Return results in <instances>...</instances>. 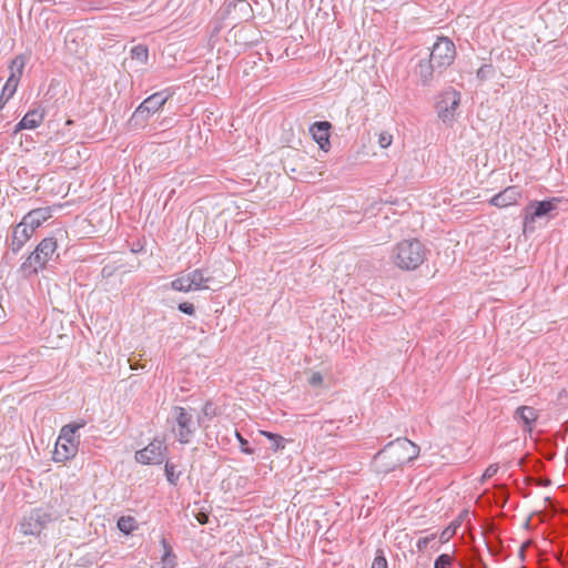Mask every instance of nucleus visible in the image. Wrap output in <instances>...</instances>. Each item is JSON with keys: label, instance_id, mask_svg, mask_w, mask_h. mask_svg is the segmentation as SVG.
I'll list each match as a JSON object with an SVG mask.
<instances>
[{"label": "nucleus", "instance_id": "nucleus-1", "mask_svg": "<svg viewBox=\"0 0 568 568\" xmlns=\"http://www.w3.org/2000/svg\"><path fill=\"white\" fill-rule=\"evenodd\" d=\"M419 447L407 438H397L388 443L374 457V466L378 473H389L402 465L414 460Z\"/></svg>", "mask_w": 568, "mask_h": 568}, {"label": "nucleus", "instance_id": "nucleus-2", "mask_svg": "<svg viewBox=\"0 0 568 568\" xmlns=\"http://www.w3.org/2000/svg\"><path fill=\"white\" fill-rule=\"evenodd\" d=\"M426 258V248L417 240L399 242L393 250L394 263L402 270H416Z\"/></svg>", "mask_w": 568, "mask_h": 568}, {"label": "nucleus", "instance_id": "nucleus-3", "mask_svg": "<svg viewBox=\"0 0 568 568\" xmlns=\"http://www.w3.org/2000/svg\"><path fill=\"white\" fill-rule=\"evenodd\" d=\"M85 426V422L71 423L64 425L59 434L53 452L55 462H64L75 456L79 446V436L77 430Z\"/></svg>", "mask_w": 568, "mask_h": 568}, {"label": "nucleus", "instance_id": "nucleus-4", "mask_svg": "<svg viewBox=\"0 0 568 568\" xmlns=\"http://www.w3.org/2000/svg\"><path fill=\"white\" fill-rule=\"evenodd\" d=\"M57 247V240L53 237L43 239L21 264V271L28 276L37 274L53 257Z\"/></svg>", "mask_w": 568, "mask_h": 568}, {"label": "nucleus", "instance_id": "nucleus-5", "mask_svg": "<svg viewBox=\"0 0 568 568\" xmlns=\"http://www.w3.org/2000/svg\"><path fill=\"white\" fill-rule=\"evenodd\" d=\"M173 417L175 426L173 432L175 433L176 439L181 444H187L201 426V417L194 416L192 409L175 406L173 407Z\"/></svg>", "mask_w": 568, "mask_h": 568}, {"label": "nucleus", "instance_id": "nucleus-6", "mask_svg": "<svg viewBox=\"0 0 568 568\" xmlns=\"http://www.w3.org/2000/svg\"><path fill=\"white\" fill-rule=\"evenodd\" d=\"M460 93L453 88H448L438 95L436 111L438 118L444 123H453L458 115L460 104Z\"/></svg>", "mask_w": 568, "mask_h": 568}, {"label": "nucleus", "instance_id": "nucleus-7", "mask_svg": "<svg viewBox=\"0 0 568 568\" xmlns=\"http://www.w3.org/2000/svg\"><path fill=\"white\" fill-rule=\"evenodd\" d=\"M428 57L436 64V68L444 71L456 58L455 43L447 37H439L433 44Z\"/></svg>", "mask_w": 568, "mask_h": 568}, {"label": "nucleus", "instance_id": "nucleus-8", "mask_svg": "<svg viewBox=\"0 0 568 568\" xmlns=\"http://www.w3.org/2000/svg\"><path fill=\"white\" fill-rule=\"evenodd\" d=\"M52 520L51 515L43 509H33L20 523V530L26 536H39Z\"/></svg>", "mask_w": 568, "mask_h": 568}, {"label": "nucleus", "instance_id": "nucleus-9", "mask_svg": "<svg viewBox=\"0 0 568 568\" xmlns=\"http://www.w3.org/2000/svg\"><path fill=\"white\" fill-rule=\"evenodd\" d=\"M559 199L554 197L547 201H535L531 202L525 210L524 227L527 230L536 219H540L549 215L554 210L557 209Z\"/></svg>", "mask_w": 568, "mask_h": 568}, {"label": "nucleus", "instance_id": "nucleus-10", "mask_svg": "<svg viewBox=\"0 0 568 568\" xmlns=\"http://www.w3.org/2000/svg\"><path fill=\"white\" fill-rule=\"evenodd\" d=\"M166 446L163 440L154 439L135 453V460L143 465H158L165 458Z\"/></svg>", "mask_w": 568, "mask_h": 568}, {"label": "nucleus", "instance_id": "nucleus-11", "mask_svg": "<svg viewBox=\"0 0 568 568\" xmlns=\"http://www.w3.org/2000/svg\"><path fill=\"white\" fill-rule=\"evenodd\" d=\"M170 94L168 91L155 92L146 98L134 111L133 119L145 120L151 114L158 112L169 100Z\"/></svg>", "mask_w": 568, "mask_h": 568}, {"label": "nucleus", "instance_id": "nucleus-12", "mask_svg": "<svg viewBox=\"0 0 568 568\" xmlns=\"http://www.w3.org/2000/svg\"><path fill=\"white\" fill-rule=\"evenodd\" d=\"M430 59H422L414 69V75L422 85L428 87L443 73Z\"/></svg>", "mask_w": 568, "mask_h": 568}, {"label": "nucleus", "instance_id": "nucleus-13", "mask_svg": "<svg viewBox=\"0 0 568 568\" xmlns=\"http://www.w3.org/2000/svg\"><path fill=\"white\" fill-rule=\"evenodd\" d=\"M521 197V191L518 186H508L495 196H493L489 203L497 207H507L516 204Z\"/></svg>", "mask_w": 568, "mask_h": 568}, {"label": "nucleus", "instance_id": "nucleus-14", "mask_svg": "<svg viewBox=\"0 0 568 568\" xmlns=\"http://www.w3.org/2000/svg\"><path fill=\"white\" fill-rule=\"evenodd\" d=\"M44 110L43 109H33L28 111L24 116L16 124L14 133H18L22 130H33L37 129L44 120Z\"/></svg>", "mask_w": 568, "mask_h": 568}, {"label": "nucleus", "instance_id": "nucleus-15", "mask_svg": "<svg viewBox=\"0 0 568 568\" xmlns=\"http://www.w3.org/2000/svg\"><path fill=\"white\" fill-rule=\"evenodd\" d=\"M33 230L21 221L16 225L12 232V240L10 243L11 251L18 253L22 246L29 241L33 234Z\"/></svg>", "mask_w": 568, "mask_h": 568}, {"label": "nucleus", "instance_id": "nucleus-16", "mask_svg": "<svg viewBox=\"0 0 568 568\" xmlns=\"http://www.w3.org/2000/svg\"><path fill=\"white\" fill-rule=\"evenodd\" d=\"M52 216L51 207H38L30 211L22 219L24 224L30 226L33 231H36L43 222L49 220Z\"/></svg>", "mask_w": 568, "mask_h": 568}, {"label": "nucleus", "instance_id": "nucleus-17", "mask_svg": "<svg viewBox=\"0 0 568 568\" xmlns=\"http://www.w3.org/2000/svg\"><path fill=\"white\" fill-rule=\"evenodd\" d=\"M331 128L329 122H316L311 126V132L314 140L324 149L325 144H328V129Z\"/></svg>", "mask_w": 568, "mask_h": 568}, {"label": "nucleus", "instance_id": "nucleus-18", "mask_svg": "<svg viewBox=\"0 0 568 568\" xmlns=\"http://www.w3.org/2000/svg\"><path fill=\"white\" fill-rule=\"evenodd\" d=\"M537 413L535 408L530 406H520L516 410V417H518L529 430L531 429V425L537 419Z\"/></svg>", "mask_w": 568, "mask_h": 568}, {"label": "nucleus", "instance_id": "nucleus-19", "mask_svg": "<svg viewBox=\"0 0 568 568\" xmlns=\"http://www.w3.org/2000/svg\"><path fill=\"white\" fill-rule=\"evenodd\" d=\"M18 84L19 81L16 80L14 77H9L7 79V82L0 95V109L3 108V105L13 97V94L17 91Z\"/></svg>", "mask_w": 568, "mask_h": 568}, {"label": "nucleus", "instance_id": "nucleus-20", "mask_svg": "<svg viewBox=\"0 0 568 568\" xmlns=\"http://www.w3.org/2000/svg\"><path fill=\"white\" fill-rule=\"evenodd\" d=\"M161 545L164 551L161 558L162 568H174L176 566V556L164 537L161 538Z\"/></svg>", "mask_w": 568, "mask_h": 568}, {"label": "nucleus", "instance_id": "nucleus-21", "mask_svg": "<svg viewBox=\"0 0 568 568\" xmlns=\"http://www.w3.org/2000/svg\"><path fill=\"white\" fill-rule=\"evenodd\" d=\"M193 291H201L207 288L206 283L210 277L204 275V272L200 268L189 272Z\"/></svg>", "mask_w": 568, "mask_h": 568}, {"label": "nucleus", "instance_id": "nucleus-22", "mask_svg": "<svg viewBox=\"0 0 568 568\" xmlns=\"http://www.w3.org/2000/svg\"><path fill=\"white\" fill-rule=\"evenodd\" d=\"M28 62V57L23 55V54H19L17 55L10 63V75L9 77H14L16 80L20 81V78L23 73V69L26 67Z\"/></svg>", "mask_w": 568, "mask_h": 568}, {"label": "nucleus", "instance_id": "nucleus-23", "mask_svg": "<svg viewBox=\"0 0 568 568\" xmlns=\"http://www.w3.org/2000/svg\"><path fill=\"white\" fill-rule=\"evenodd\" d=\"M171 287L174 291L183 292V293H189V292L193 291L190 274L183 273V274L179 275L176 278H174L171 282Z\"/></svg>", "mask_w": 568, "mask_h": 568}, {"label": "nucleus", "instance_id": "nucleus-24", "mask_svg": "<svg viewBox=\"0 0 568 568\" xmlns=\"http://www.w3.org/2000/svg\"><path fill=\"white\" fill-rule=\"evenodd\" d=\"M131 58L140 64H146L149 59V50L143 44H138L131 49Z\"/></svg>", "mask_w": 568, "mask_h": 568}, {"label": "nucleus", "instance_id": "nucleus-25", "mask_svg": "<svg viewBox=\"0 0 568 568\" xmlns=\"http://www.w3.org/2000/svg\"><path fill=\"white\" fill-rule=\"evenodd\" d=\"M116 526L120 531L128 535L131 534L136 528V523L133 517L122 516L119 518Z\"/></svg>", "mask_w": 568, "mask_h": 568}, {"label": "nucleus", "instance_id": "nucleus-26", "mask_svg": "<svg viewBox=\"0 0 568 568\" xmlns=\"http://www.w3.org/2000/svg\"><path fill=\"white\" fill-rule=\"evenodd\" d=\"M164 471L168 481L172 485H176L181 473L175 471V466L171 463H165Z\"/></svg>", "mask_w": 568, "mask_h": 568}, {"label": "nucleus", "instance_id": "nucleus-27", "mask_svg": "<svg viewBox=\"0 0 568 568\" xmlns=\"http://www.w3.org/2000/svg\"><path fill=\"white\" fill-rule=\"evenodd\" d=\"M454 558L448 554H443L437 557L434 564V568H450L453 565Z\"/></svg>", "mask_w": 568, "mask_h": 568}, {"label": "nucleus", "instance_id": "nucleus-28", "mask_svg": "<svg viewBox=\"0 0 568 568\" xmlns=\"http://www.w3.org/2000/svg\"><path fill=\"white\" fill-rule=\"evenodd\" d=\"M494 72H495V71H494L493 65H490V64H485V65H483V67H480V68L478 69V71H477V78H478L479 80H481V81H483V80H487V79H489V78H491V77L494 75Z\"/></svg>", "mask_w": 568, "mask_h": 568}, {"label": "nucleus", "instance_id": "nucleus-29", "mask_svg": "<svg viewBox=\"0 0 568 568\" xmlns=\"http://www.w3.org/2000/svg\"><path fill=\"white\" fill-rule=\"evenodd\" d=\"M371 568H388L387 560L382 550L376 552V557L374 558Z\"/></svg>", "mask_w": 568, "mask_h": 568}, {"label": "nucleus", "instance_id": "nucleus-30", "mask_svg": "<svg viewBox=\"0 0 568 568\" xmlns=\"http://www.w3.org/2000/svg\"><path fill=\"white\" fill-rule=\"evenodd\" d=\"M393 136L388 132H382L378 136V144L382 149H386L392 144Z\"/></svg>", "mask_w": 568, "mask_h": 568}, {"label": "nucleus", "instance_id": "nucleus-31", "mask_svg": "<svg viewBox=\"0 0 568 568\" xmlns=\"http://www.w3.org/2000/svg\"><path fill=\"white\" fill-rule=\"evenodd\" d=\"M499 467L497 464H491L489 465L486 470L484 471L483 476H481V483H484L485 480L491 478L493 476H495L498 471Z\"/></svg>", "mask_w": 568, "mask_h": 568}, {"label": "nucleus", "instance_id": "nucleus-32", "mask_svg": "<svg viewBox=\"0 0 568 568\" xmlns=\"http://www.w3.org/2000/svg\"><path fill=\"white\" fill-rule=\"evenodd\" d=\"M179 310L187 315H193L195 313V307L192 303L183 302L179 304Z\"/></svg>", "mask_w": 568, "mask_h": 568}, {"label": "nucleus", "instance_id": "nucleus-33", "mask_svg": "<svg viewBox=\"0 0 568 568\" xmlns=\"http://www.w3.org/2000/svg\"><path fill=\"white\" fill-rule=\"evenodd\" d=\"M434 538H435V535H432V536H429V537H423V538H419V539L417 540V544H416L417 549H418L419 551H424V550L427 548L428 542H429L430 540H433Z\"/></svg>", "mask_w": 568, "mask_h": 568}, {"label": "nucleus", "instance_id": "nucleus-34", "mask_svg": "<svg viewBox=\"0 0 568 568\" xmlns=\"http://www.w3.org/2000/svg\"><path fill=\"white\" fill-rule=\"evenodd\" d=\"M308 383L312 386H321L323 384V376H322V374L318 373V372L312 373V375L310 376Z\"/></svg>", "mask_w": 568, "mask_h": 568}, {"label": "nucleus", "instance_id": "nucleus-35", "mask_svg": "<svg viewBox=\"0 0 568 568\" xmlns=\"http://www.w3.org/2000/svg\"><path fill=\"white\" fill-rule=\"evenodd\" d=\"M235 434L241 444V450L245 454H252L253 450L248 447V442L244 439L240 433L236 432Z\"/></svg>", "mask_w": 568, "mask_h": 568}, {"label": "nucleus", "instance_id": "nucleus-36", "mask_svg": "<svg viewBox=\"0 0 568 568\" xmlns=\"http://www.w3.org/2000/svg\"><path fill=\"white\" fill-rule=\"evenodd\" d=\"M284 442L285 439L280 435V436H276V438L272 442V446L271 448L274 450V452H277L280 449H283L284 448Z\"/></svg>", "mask_w": 568, "mask_h": 568}, {"label": "nucleus", "instance_id": "nucleus-37", "mask_svg": "<svg viewBox=\"0 0 568 568\" xmlns=\"http://www.w3.org/2000/svg\"><path fill=\"white\" fill-rule=\"evenodd\" d=\"M455 534V529H450V528H446L442 535H440V540L443 542H446L449 540V538Z\"/></svg>", "mask_w": 568, "mask_h": 568}, {"label": "nucleus", "instance_id": "nucleus-38", "mask_svg": "<svg viewBox=\"0 0 568 568\" xmlns=\"http://www.w3.org/2000/svg\"><path fill=\"white\" fill-rule=\"evenodd\" d=\"M196 519H197V521H199L201 525H204V524H206V523H207V520H209V516H207L206 514H204V513H199V514L196 515Z\"/></svg>", "mask_w": 568, "mask_h": 568}, {"label": "nucleus", "instance_id": "nucleus-39", "mask_svg": "<svg viewBox=\"0 0 568 568\" xmlns=\"http://www.w3.org/2000/svg\"><path fill=\"white\" fill-rule=\"evenodd\" d=\"M566 399H568V392L566 389H561L558 394V400L562 403Z\"/></svg>", "mask_w": 568, "mask_h": 568}, {"label": "nucleus", "instance_id": "nucleus-40", "mask_svg": "<svg viewBox=\"0 0 568 568\" xmlns=\"http://www.w3.org/2000/svg\"><path fill=\"white\" fill-rule=\"evenodd\" d=\"M262 435L267 437L271 442H273L276 438V436H278L277 434H273V433H270V432H262Z\"/></svg>", "mask_w": 568, "mask_h": 568}, {"label": "nucleus", "instance_id": "nucleus-41", "mask_svg": "<svg viewBox=\"0 0 568 568\" xmlns=\"http://www.w3.org/2000/svg\"><path fill=\"white\" fill-rule=\"evenodd\" d=\"M207 408H209V404H206V405L204 406V409H203L205 415L207 414Z\"/></svg>", "mask_w": 568, "mask_h": 568}]
</instances>
